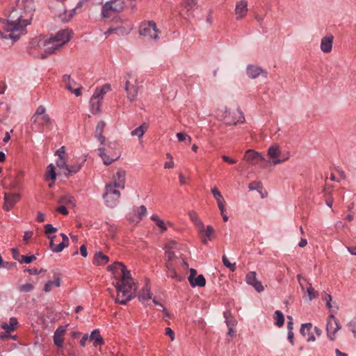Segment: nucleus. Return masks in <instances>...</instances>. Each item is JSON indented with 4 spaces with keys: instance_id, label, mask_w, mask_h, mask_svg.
Listing matches in <instances>:
<instances>
[{
    "instance_id": "16",
    "label": "nucleus",
    "mask_w": 356,
    "mask_h": 356,
    "mask_svg": "<svg viewBox=\"0 0 356 356\" xmlns=\"http://www.w3.org/2000/svg\"><path fill=\"white\" fill-rule=\"evenodd\" d=\"M20 200L19 193H8L4 194V203L3 208L5 211L11 210L15 204Z\"/></svg>"
},
{
    "instance_id": "7",
    "label": "nucleus",
    "mask_w": 356,
    "mask_h": 356,
    "mask_svg": "<svg viewBox=\"0 0 356 356\" xmlns=\"http://www.w3.org/2000/svg\"><path fill=\"white\" fill-rule=\"evenodd\" d=\"M124 7V0H111L107 1L102 8V15L104 17L108 18L111 13H119Z\"/></svg>"
},
{
    "instance_id": "28",
    "label": "nucleus",
    "mask_w": 356,
    "mask_h": 356,
    "mask_svg": "<svg viewBox=\"0 0 356 356\" xmlns=\"http://www.w3.org/2000/svg\"><path fill=\"white\" fill-rule=\"evenodd\" d=\"M90 339L94 341L93 345L97 347V346H102L104 343V341L100 334L99 330L96 329L92 331Z\"/></svg>"
},
{
    "instance_id": "43",
    "label": "nucleus",
    "mask_w": 356,
    "mask_h": 356,
    "mask_svg": "<svg viewBox=\"0 0 356 356\" xmlns=\"http://www.w3.org/2000/svg\"><path fill=\"white\" fill-rule=\"evenodd\" d=\"M165 258H166V261L178 263L179 259L175 255V252L172 250H165Z\"/></svg>"
},
{
    "instance_id": "2",
    "label": "nucleus",
    "mask_w": 356,
    "mask_h": 356,
    "mask_svg": "<svg viewBox=\"0 0 356 356\" xmlns=\"http://www.w3.org/2000/svg\"><path fill=\"white\" fill-rule=\"evenodd\" d=\"M121 281H118L115 287L117 290L115 302L126 305L136 296V286L131 277L130 271L126 266H122Z\"/></svg>"
},
{
    "instance_id": "38",
    "label": "nucleus",
    "mask_w": 356,
    "mask_h": 356,
    "mask_svg": "<svg viewBox=\"0 0 356 356\" xmlns=\"http://www.w3.org/2000/svg\"><path fill=\"white\" fill-rule=\"evenodd\" d=\"M152 299V294L150 293L149 289L147 286L143 289L142 292L138 296V300L142 303H145L146 301Z\"/></svg>"
},
{
    "instance_id": "34",
    "label": "nucleus",
    "mask_w": 356,
    "mask_h": 356,
    "mask_svg": "<svg viewBox=\"0 0 356 356\" xmlns=\"http://www.w3.org/2000/svg\"><path fill=\"white\" fill-rule=\"evenodd\" d=\"M188 216L190 220L193 222L196 228L198 227L202 228V225L204 224L202 221L200 219L197 213L195 211H191L188 212Z\"/></svg>"
},
{
    "instance_id": "19",
    "label": "nucleus",
    "mask_w": 356,
    "mask_h": 356,
    "mask_svg": "<svg viewBox=\"0 0 356 356\" xmlns=\"http://www.w3.org/2000/svg\"><path fill=\"white\" fill-rule=\"evenodd\" d=\"M198 232L200 234V238L202 239V242L204 244H207L209 241H211L213 239V234H214V229L211 225H208L206 228L204 227V225H202V228H197Z\"/></svg>"
},
{
    "instance_id": "47",
    "label": "nucleus",
    "mask_w": 356,
    "mask_h": 356,
    "mask_svg": "<svg viewBox=\"0 0 356 356\" xmlns=\"http://www.w3.org/2000/svg\"><path fill=\"white\" fill-rule=\"evenodd\" d=\"M74 12V9L70 12L65 11L63 14L59 15V18L62 22H67L72 17Z\"/></svg>"
},
{
    "instance_id": "51",
    "label": "nucleus",
    "mask_w": 356,
    "mask_h": 356,
    "mask_svg": "<svg viewBox=\"0 0 356 356\" xmlns=\"http://www.w3.org/2000/svg\"><path fill=\"white\" fill-rule=\"evenodd\" d=\"M56 165L60 169H65L66 170H67V167H68L64 157H58V159L56 161Z\"/></svg>"
},
{
    "instance_id": "11",
    "label": "nucleus",
    "mask_w": 356,
    "mask_h": 356,
    "mask_svg": "<svg viewBox=\"0 0 356 356\" xmlns=\"http://www.w3.org/2000/svg\"><path fill=\"white\" fill-rule=\"evenodd\" d=\"M268 155L272 159V163L274 165L284 162L289 158V154L286 156L282 155L281 152L277 145H273L268 148Z\"/></svg>"
},
{
    "instance_id": "39",
    "label": "nucleus",
    "mask_w": 356,
    "mask_h": 356,
    "mask_svg": "<svg viewBox=\"0 0 356 356\" xmlns=\"http://www.w3.org/2000/svg\"><path fill=\"white\" fill-rule=\"evenodd\" d=\"M84 161L85 160H83L81 163H76L70 166L68 165L65 175L69 176L70 175L76 173L81 168Z\"/></svg>"
},
{
    "instance_id": "25",
    "label": "nucleus",
    "mask_w": 356,
    "mask_h": 356,
    "mask_svg": "<svg viewBox=\"0 0 356 356\" xmlns=\"http://www.w3.org/2000/svg\"><path fill=\"white\" fill-rule=\"evenodd\" d=\"M66 326H59L54 332V342L57 347H61L63 343V336L66 331Z\"/></svg>"
},
{
    "instance_id": "60",
    "label": "nucleus",
    "mask_w": 356,
    "mask_h": 356,
    "mask_svg": "<svg viewBox=\"0 0 356 356\" xmlns=\"http://www.w3.org/2000/svg\"><path fill=\"white\" fill-rule=\"evenodd\" d=\"M177 242L172 241L168 243L165 245L166 250H172L173 249H175L177 248Z\"/></svg>"
},
{
    "instance_id": "20",
    "label": "nucleus",
    "mask_w": 356,
    "mask_h": 356,
    "mask_svg": "<svg viewBox=\"0 0 356 356\" xmlns=\"http://www.w3.org/2000/svg\"><path fill=\"white\" fill-rule=\"evenodd\" d=\"M126 172L124 170L119 169L113 177V186L124 189L125 187Z\"/></svg>"
},
{
    "instance_id": "45",
    "label": "nucleus",
    "mask_w": 356,
    "mask_h": 356,
    "mask_svg": "<svg viewBox=\"0 0 356 356\" xmlns=\"http://www.w3.org/2000/svg\"><path fill=\"white\" fill-rule=\"evenodd\" d=\"M312 327V323H304L301 326L300 332L302 336L305 337L310 334Z\"/></svg>"
},
{
    "instance_id": "31",
    "label": "nucleus",
    "mask_w": 356,
    "mask_h": 356,
    "mask_svg": "<svg viewBox=\"0 0 356 356\" xmlns=\"http://www.w3.org/2000/svg\"><path fill=\"white\" fill-rule=\"evenodd\" d=\"M109 261V258L102 252L95 253L94 256V264L98 266L105 265Z\"/></svg>"
},
{
    "instance_id": "41",
    "label": "nucleus",
    "mask_w": 356,
    "mask_h": 356,
    "mask_svg": "<svg viewBox=\"0 0 356 356\" xmlns=\"http://www.w3.org/2000/svg\"><path fill=\"white\" fill-rule=\"evenodd\" d=\"M274 319L275 320V325L277 327H282L284 323V314L280 310H276L275 312Z\"/></svg>"
},
{
    "instance_id": "32",
    "label": "nucleus",
    "mask_w": 356,
    "mask_h": 356,
    "mask_svg": "<svg viewBox=\"0 0 356 356\" xmlns=\"http://www.w3.org/2000/svg\"><path fill=\"white\" fill-rule=\"evenodd\" d=\"M17 324H18L17 319L15 317H12L10 318L9 323H3L1 325V327L4 330H6V332L9 333V332L15 330Z\"/></svg>"
},
{
    "instance_id": "4",
    "label": "nucleus",
    "mask_w": 356,
    "mask_h": 356,
    "mask_svg": "<svg viewBox=\"0 0 356 356\" xmlns=\"http://www.w3.org/2000/svg\"><path fill=\"white\" fill-rule=\"evenodd\" d=\"M115 146V143L110 142L106 146L98 149L99 155L105 165H110L113 161L119 159L120 154L114 151Z\"/></svg>"
},
{
    "instance_id": "24",
    "label": "nucleus",
    "mask_w": 356,
    "mask_h": 356,
    "mask_svg": "<svg viewBox=\"0 0 356 356\" xmlns=\"http://www.w3.org/2000/svg\"><path fill=\"white\" fill-rule=\"evenodd\" d=\"M182 8L186 10V15L190 17L193 15V11L197 7V0H183Z\"/></svg>"
},
{
    "instance_id": "9",
    "label": "nucleus",
    "mask_w": 356,
    "mask_h": 356,
    "mask_svg": "<svg viewBox=\"0 0 356 356\" xmlns=\"http://www.w3.org/2000/svg\"><path fill=\"white\" fill-rule=\"evenodd\" d=\"M159 32L156 23L152 21L142 23L139 28L140 34L149 39H158Z\"/></svg>"
},
{
    "instance_id": "6",
    "label": "nucleus",
    "mask_w": 356,
    "mask_h": 356,
    "mask_svg": "<svg viewBox=\"0 0 356 356\" xmlns=\"http://www.w3.org/2000/svg\"><path fill=\"white\" fill-rule=\"evenodd\" d=\"M124 90L127 92V99L131 102H134L138 95L139 86L137 79L132 76L131 73L127 74Z\"/></svg>"
},
{
    "instance_id": "23",
    "label": "nucleus",
    "mask_w": 356,
    "mask_h": 356,
    "mask_svg": "<svg viewBox=\"0 0 356 356\" xmlns=\"http://www.w3.org/2000/svg\"><path fill=\"white\" fill-rule=\"evenodd\" d=\"M247 74L250 79H256L261 74L266 76L267 72L259 66L249 65L247 67Z\"/></svg>"
},
{
    "instance_id": "35",
    "label": "nucleus",
    "mask_w": 356,
    "mask_h": 356,
    "mask_svg": "<svg viewBox=\"0 0 356 356\" xmlns=\"http://www.w3.org/2000/svg\"><path fill=\"white\" fill-rule=\"evenodd\" d=\"M190 284L193 286H204L206 284V280L203 275H199L197 277H194L192 280L189 282Z\"/></svg>"
},
{
    "instance_id": "13",
    "label": "nucleus",
    "mask_w": 356,
    "mask_h": 356,
    "mask_svg": "<svg viewBox=\"0 0 356 356\" xmlns=\"http://www.w3.org/2000/svg\"><path fill=\"white\" fill-rule=\"evenodd\" d=\"M243 159L249 162L251 165H255L262 161H266L265 158L259 152L253 149H248L243 156Z\"/></svg>"
},
{
    "instance_id": "33",
    "label": "nucleus",
    "mask_w": 356,
    "mask_h": 356,
    "mask_svg": "<svg viewBox=\"0 0 356 356\" xmlns=\"http://www.w3.org/2000/svg\"><path fill=\"white\" fill-rule=\"evenodd\" d=\"M56 178V173L55 171V167L54 164L51 163L47 167V171L45 174L46 180H51L54 183Z\"/></svg>"
},
{
    "instance_id": "26",
    "label": "nucleus",
    "mask_w": 356,
    "mask_h": 356,
    "mask_svg": "<svg viewBox=\"0 0 356 356\" xmlns=\"http://www.w3.org/2000/svg\"><path fill=\"white\" fill-rule=\"evenodd\" d=\"M134 216L130 218L129 220L136 223L139 222L143 217L147 214V209L144 205H142L138 208H134Z\"/></svg>"
},
{
    "instance_id": "61",
    "label": "nucleus",
    "mask_w": 356,
    "mask_h": 356,
    "mask_svg": "<svg viewBox=\"0 0 356 356\" xmlns=\"http://www.w3.org/2000/svg\"><path fill=\"white\" fill-rule=\"evenodd\" d=\"M33 235V231H26L24 232V237H23V240L24 241H26V243H28V240L29 238H31Z\"/></svg>"
},
{
    "instance_id": "15",
    "label": "nucleus",
    "mask_w": 356,
    "mask_h": 356,
    "mask_svg": "<svg viewBox=\"0 0 356 356\" xmlns=\"http://www.w3.org/2000/svg\"><path fill=\"white\" fill-rule=\"evenodd\" d=\"M245 282L248 285H251L258 293H261L264 290L261 281L257 280V273L254 271H251L246 274Z\"/></svg>"
},
{
    "instance_id": "5",
    "label": "nucleus",
    "mask_w": 356,
    "mask_h": 356,
    "mask_svg": "<svg viewBox=\"0 0 356 356\" xmlns=\"http://www.w3.org/2000/svg\"><path fill=\"white\" fill-rule=\"evenodd\" d=\"M118 187L111 184H106V192L103 195L104 202L108 207L113 208L117 206L120 198V192Z\"/></svg>"
},
{
    "instance_id": "8",
    "label": "nucleus",
    "mask_w": 356,
    "mask_h": 356,
    "mask_svg": "<svg viewBox=\"0 0 356 356\" xmlns=\"http://www.w3.org/2000/svg\"><path fill=\"white\" fill-rule=\"evenodd\" d=\"M224 121L227 125H236L238 123H243L245 118L243 113L238 108L235 110L225 109Z\"/></svg>"
},
{
    "instance_id": "57",
    "label": "nucleus",
    "mask_w": 356,
    "mask_h": 356,
    "mask_svg": "<svg viewBox=\"0 0 356 356\" xmlns=\"http://www.w3.org/2000/svg\"><path fill=\"white\" fill-rule=\"evenodd\" d=\"M19 289L22 292H29L33 290V286L31 284L26 283L20 286Z\"/></svg>"
},
{
    "instance_id": "27",
    "label": "nucleus",
    "mask_w": 356,
    "mask_h": 356,
    "mask_svg": "<svg viewBox=\"0 0 356 356\" xmlns=\"http://www.w3.org/2000/svg\"><path fill=\"white\" fill-rule=\"evenodd\" d=\"M106 127V123L104 121L101 120L98 122L96 126L95 131V137L97 138L102 145H104L105 143V138L103 136V132L104 131V128Z\"/></svg>"
},
{
    "instance_id": "52",
    "label": "nucleus",
    "mask_w": 356,
    "mask_h": 356,
    "mask_svg": "<svg viewBox=\"0 0 356 356\" xmlns=\"http://www.w3.org/2000/svg\"><path fill=\"white\" fill-rule=\"evenodd\" d=\"M211 193H212L213 197H215L216 202L223 201L224 197H222L220 192L218 191V189L216 187H213L211 189Z\"/></svg>"
},
{
    "instance_id": "3",
    "label": "nucleus",
    "mask_w": 356,
    "mask_h": 356,
    "mask_svg": "<svg viewBox=\"0 0 356 356\" xmlns=\"http://www.w3.org/2000/svg\"><path fill=\"white\" fill-rule=\"evenodd\" d=\"M111 90V85L104 84L102 88H97L90 98V105L92 114H97L101 112V105L104 95Z\"/></svg>"
},
{
    "instance_id": "40",
    "label": "nucleus",
    "mask_w": 356,
    "mask_h": 356,
    "mask_svg": "<svg viewBox=\"0 0 356 356\" xmlns=\"http://www.w3.org/2000/svg\"><path fill=\"white\" fill-rule=\"evenodd\" d=\"M150 218L161 229V232H165V231L167 230V227H166L165 222H163V220L160 219L159 217L157 215H156V214L152 215L150 217Z\"/></svg>"
},
{
    "instance_id": "56",
    "label": "nucleus",
    "mask_w": 356,
    "mask_h": 356,
    "mask_svg": "<svg viewBox=\"0 0 356 356\" xmlns=\"http://www.w3.org/2000/svg\"><path fill=\"white\" fill-rule=\"evenodd\" d=\"M250 191L259 190L261 188V183L260 181H252L248 186Z\"/></svg>"
},
{
    "instance_id": "1",
    "label": "nucleus",
    "mask_w": 356,
    "mask_h": 356,
    "mask_svg": "<svg viewBox=\"0 0 356 356\" xmlns=\"http://www.w3.org/2000/svg\"><path fill=\"white\" fill-rule=\"evenodd\" d=\"M34 8L29 1H22L13 8L7 19H0V38L3 39L19 38L24 28L32 19Z\"/></svg>"
},
{
    "instance_id": "48",
    "label": "nucleus",
    "mask_w": 356,
    "mask_h": 356,
    "mask_svg": "<svg viewBox=\"0 0 356 356\" xmlns=\"http://www.w3.org/2000/svg\"><path fill=\"white\" fill-rule=\"evenodd\" d=\"M321 298H322L323 300L325 301L327 307L329 309L332 308V305H331L332 296H331V295L327 293L325 291H323L321 293Z\"/></svg>"
},
{
    "instance_id": "59",
    "label": "nucleus",
    "mask_w": 356,
    "mask_h": 356,
    "mask_svg": "<svg viewBox=\"0 0 356 356\" xmlns=\"http://www.w3.org/2000/svg\"><path fill=\"white\" fill-rule=\"evenodd\" d=\"M54 286V283L52 281H49L47 282L45 284H44V289H43V291L46 293L47 292H49L51 289H52V286Z\"/></svg>"
},
{
    "instance_id": "14",
    "label": "nucleus",
    "mask_w": 356,
    "mask_h": 356,
    "mask_svg": "<svg viewBox=\"0 0 356 356\" xmlns=\"http://www.w3.org/2000/svg\"><path fill=\"white\" fill-rule=\"evenodd\" d=\"M72 36V31L70 29H63L58 31L52 38L57 42L62 47L64 44L67 43Z\"/></svg>"
},
{
    "instance_id": "64",
    "label": "nucleus",
    "mask_w": 356,
    "mask_h": 356,
    "mask_svg": "<svg viewBox=\"0 0 356 356\" xmlns=\"http://www.w3.org/2000/svg\"><path fill=\"white\" fill-rule=\"evenodd\" d=\"M349 327L351 329V331L354 334V336L356 337V321H352L349 324Z\"/></svg>"
},
{
    "instance_id": "54",
    "label": "nucleus",
    "mask_w": 356,
    "mask_h": 356,
    "mask_svg": "<svg viewBox=\"0 0 356 356\" xmlns=\"http://www.w3.org/2000/svg\"><path fill=\"white\" fill-rule=\"evenodd\" d=\"M177 138L180 142L185 141L186 140H188L189 143L191 142V138L188 134L183 132L177 133Z\"/></svg>"
},
{
    "instance_id": "21",
    "label": "nucleus",
    "mask_w": 356,
    "mask_h": 356,
    "mask_svg": "<svg viewBox=\"0 0 356 356\" xmlns=\"http://www.w3.org/2000/svg\"><path fill=\"white\" fill-rule=\"evenodd\" d=\"M248 13V1L247 0H240L236 4L235 8V14L236 15V19H242L245 17Z\"/></svg>"
},
{
    "instance_id": "22",
    "label": "nucleus",
    "mask_w": 356,
    "mask_h": 356,
    "mask_svg": "<svg viewBox=\"0 0 356 356\" xmlns=\"http://www.w3.org/2000/svg\"><path fill=\"white\" fill-rule=\"evenodd\" d=\"M334 37L331 34H327L321 39V49L324 53H330L332 49Z\"/></svg>"
},
{
    "instance_id": "55",
    "label": "nucleus",
    "mask_w": 356,
    "mask_h": 356,
    "mask_svg": "<svg viewBox=\"0 0 356 356\" xmlns=\"http://www.w3.org/2000/svg\"><path fill=\"white\" fill-rule=\"evenodd\" d=\"M58 203L60 204H74L73 197L71 196H63L61 197L59 200Z\"/></svg>"
},
{
    "instance_id": "29",
    "label": "nucleus",
    "mask_w": 356,
    "mask_h": 356,
    "mask_svg": "<svg viewBox=\"0 0 356 356\" xmlns=\"http://www.w3.org/2000/svg\"><path fill=\"white\" fill-rule=\"evenodd\" d=\"M177 263H173L171 261H166L165 267H166V273L168 277H170L173 279H176L180 280L179 277L177 275V272L175 270V265Z\"/></svg>"
},
{
    "instance_id": "49",
    "label": "nucleus",
    "mask_w": 356,
    "mask_h": 356,
    "mask_svg": "<svg viewBox=\"0 0 356 356\" xmlns=\"http://www.w3.org/2000/svg\"><path fill=\"white\" fill-rule=\"evenodd\" d=\"M36 260V257L35 255L26 256L22 255L21 260H19V262L21 264H30L33 261Z\"/></svg>"
},
{
    "instance_id": "37",
    "label": "nucleus",
    "mask_w": 356,
    "mask_h": 356,
    "mask_svg": "<svg viewBox=\"0 0 356 356\" xmlns=\"http://www.w3.org/2000/svg\"><path fill=\"white\" fill-rule=\"evenodd\" d=\"M147 124L145 123L142 124L138 127L136 128L131 132V135L132 136H138V138H142L145 131L147 129Z\"/></svg>"
},
{
    "instance_id": "50",
    "label": "nucleus",
    "mask_w": 356,
    "mask_h": 356,
    "mask_svg": "<svg viewBox=\"0 0 356 356\" xmlns=\"http://www.w3.org/2000/svg\"><path fill=\"white\" fill-rule=\"evenodd\" d=\"M222 263L223 264L227 267V268H230V270L234 272L236 269V266H235V263L234 264H232L229 262V259H227V257L225 256V255H223L222 256Z\"/></svg>"
},
{
    "instance_id": "46",
    "label": "nucleus",
    "mask_w": 356,
    "mask_h": 356,
    "mask_svg": "<svg viewBox=\"0 0 356 356\" xmlns=\"http://www.w3.org/2000/svg\"><path fill=\"white\" fill-rule=\"evenodd\" d=\"M122 266L124 265L120 262H115L112 265L108 266V270L111 271L113 273L116 274L118 270H122Z\"/></svg>"
},
{
    "instance_id": "44",
    "label": "nucleus",
    "mask_w": 356,
    "mask_h": 356,
    "mask_svg": "<svg viewBox=\"0 0 356 356\" xmlns=\"http://www.w3.org/2000/svg\"><path fill=\"white\" fill-rule=\"evenodd\" d=\"M307 292L310 300L317 298L318 296V293L315 291V289L312 287V284L309 282H307Z\"/></svg>"
},
{
    "instance_id": "10",
    "label": "nucleus",
    "mask_w": 356,
    "mask_h": 356,
    "mask_svg": "<svg viewBox=\"0 0 356 356\" xmlns=\"http://www.w3.org/2000/svg\"><path fill=\"white\" fill-rule=\"evenodd\" d=\"M39 47L45 53V54H42V58H46L47 55L54 54L61 48L60 44L56 42L51 36L40 41Z\"/></svg>"
},
{
    "instance_id": "42",
    "label": "nucleus",
    "mask_w": 356,
    "mask_h": 356,
    "mask_svg": "<svg viewBox=\"0 0 356 356\" xmlns=\"http://www.w3.org/2000/svg\"><path fill=\"white\" fill-rule=\"evenodd\" d=\"M44 115H47L46 113V108L44 106H39L35 111V113L33 114V115L31 118V120L34 123L36 122V120L38 118L41 117Z\"/></svg>"
},
{
    "instance_id": "18",
    "label": "nucleus",
    "mask_w": 356,
    "mask_h": 356,
    "mask_svg": "<svg viewBox=\"0 0 356 356\" xmlns=\"http://www.w3.org/2000/svg\"><path fill=\"white\" fill-rule=\"evenodd\" d=\"M60 236H62L63 241L58 245H55L54 243V239L56 236H48V238L50 240L49 248L54 252H60L69 245V239L67 235L61 233Z\"/></svg>"
},
{
    "instance_id": "62",
    "label": "nucleus",
    "mask_w": 356,
    "mask_h": 356,
    "mask_svg": "<svg viewBox=\"0 0 356 356\" xmlns=\"http://www.w3.org/2000/svg\"><path fill=\"white\" fill-rule=\"evenodd\" d=\"M222 159L225 162L228 163L229 164H234L236 163V160L232 159L226 155H222Z\"/></svg>"
},
{
    "instance_id": "63",
    "label": "nucleus",
    "mask_w": 356,
    "mask_h": 356,
    "mask_svg": "<svg viewBox=\"0 0 356 356\" xmlns=\"http://www.w3.org/2000/svg\"><path fill=\"white\" fill-rule=\"evenodd\" d=\"M165 334L170 337L171 341L175 340V334L172 330L170 327L165 328Z\"/></svg>"
},
{
    "instance_id": "53",
    "label": "nucleus",
    "mask_w": 356,
    "mask_h": 356,
    "mask_svg": "<svg viewBox=\"0 0 356 356\" xmlns=\"http://www.w3.org/2000/svg\"><path fill=\"white\" fill-rule=\"evenodd\" d=\"M57 232V228L53 227L51 224H47L44 225V232L49 236L51 234L55 233Z\"/></svg>"
},
{
    "instance_id": "58",
    "label": "nucleus",
    "mask_w": 356,
    "mask_h": 356,
    "mask_svg": "<svg viewBox=\"0 0 356 356\" xmlns=\"http://www.w3.org/2000/svg\"><path fill=\"white\" fill-rule=\"evenodd\" d=\"M44 270L42 268H41L40 270H38L37 268H26L24 270V272H27L29 273V274L31 275H38L40 273H41L42 272H43Z\"/></svg>"
},
{
    "instance_id": "12",
    "label": "nucleus",
    "mask_w": 356,
    "mask_h": 356,
    "mask_svg": "<svg viewBox=\"0 0 356 356\" xmlns=\"http://www.w3.org/2000/svg\"><path fill=\"white\" fill-rule=\"evenodd\" d=\"M63 81L65 83V88L76 97L81 95L82 87L74 80L72 79L70 75L65 74L63 76Z\"/></svg>"
},
{
    "instance_id": "36",
    "label": "nucleus",
    "mask_w": 356,
    "mask_h": 356,
    "mask_svg": "<svg viewBox=\"0 0 356 356\" xmlns=\"http://www.w3.org/2000/svg\"><path fill=\"white\" fill-rule=\"evenodd\" d=\"M225 323L228 327H234L237 323L236 320L232 316L229 311H226L223 313Z\"/></svg>"
},
{
    "instance_id": "17",
    "label": "nucleus",
    "mask_w": 356,
    "mask_h": 356,
    "mask_svg": "<svg viewBox=\"0 0 356 356\" xmlns=\"http://www.w3.org/2000/svg\"><path fill=\"white\" fill-rule=\"evenodd\" d=\"M340 329L338 321L335 318L333 315L329 316V319L327 323L326 330L327 337L331 339L334 340L335 333Z\"/></svg>"
},
{
    "instance_id": "30",
    "label": "nucleus",
    "mask_w": 356,
    "mask_h": 356,
    "mask_svg": "<svg viewBox=\"0 0 356 356\" xmlns=\"http://www.w3.org/2000/svg\"><path fill=\"white\" fill-rule=\"evenodd\" d=\"M35 123H38L41 127H45L47 129H51L52 120L49 115H44L38 118Z\"/></svg>"
}]
</instances>
